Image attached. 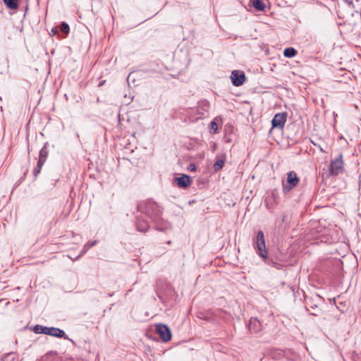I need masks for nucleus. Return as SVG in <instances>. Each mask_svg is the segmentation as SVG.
<instances>
[{"label":"nucleus","mask_w":361,"mask_h":361,"mask_svg":"<svg viewBox=\"0 0 361 361\" xmlns=\"http://www.w3.org/2000/svg\"><path fill=\"white\" fill-rule=\"evenodd\" d=\"M177 185L179 188H185L190 185V177L186 174L182 175L180 177L176 178Z\"/></svg>","instance_id":"obj_9"},{"label":"nucleus","mask_w":361,"mask_h":361,"mask_svg":"<svg viewBox=\"0 0 361 361\" xmlns=\"http://www.w3.org/2000/svg\"><path fill=\"white\" fill-rule=\"evenodd\" d=\"M60 30L67 35L70 31L69 25L66 23L63 22L60 25Z\"/></svg>","instance_id":"obj_18"},{"label":"nucleus","mask_w":361,"mask_h":361,"mask_svg":"<svg viewBox=\"0 0 361 361\" xmlns=\"http://www.w3.org/2000/svg\"><path fill=\"white\" fill-rule=\"evenodd\" d=\"M312 308L314 309V312H310V314L315 316L318 315V313L320 311V310L318 309L317 306L315 305V308L313 307H312Z\"/></svg>","instance_id":"obj_22"},{"label":"nucleus","mask_w":361,"mask_h":361,"mask_svg":"<svg viewBox=\"0 0 361 361\" xmlns=\"http://www.w3.org/2000/svg\"><path fill=\"white\" fill-rule=\"evenodd\" d=\"M224 140L226 142H231V140L227 137H224Z\"/></svg>","instance_id":"obj_25"},{"label":"nucleus","mask_w":361,"mask_h":361,"mask_svg":"<svg viewBox=\"0 0 361 361\" xmlns=\"http://www.w3.org/2000/svg\"><path fill=\"white\" fill-rule=\"evenodd\" d=\"M156 331L159 335L163 341L168 342L171 339V332L167 325L164 324H158L156 326Z\"/></svg>","instance_id":"obj_5"},{"label":"nucleus","mask_w":361,"mask_h":361,"mask_svg":"<svg viewBox=\"0 0 361 361\" xmlns=\"http://www.w3.org/2000/svg\"><path fill=\"white\" fill-rule=\"evenodd\" d=\"M344 171V162L341 153L334 159L331 160L329 166L328 172L329 176H336Z\"/></svg>","instance_id":"obj_4"},{"label":"nucleus","mask_w":361,"mask_h":361,"mask_svg":"<svg viewBox=\"0 0 361 361\" xmlns=\"http://www.w3.org/2000/svg\"><path fill=\"white\" fill-rule=\"evenodd\" d=\"M8 8L17 9L18 7V0H3Z\"/></svg>","instance_id":"obj_13"},{"label":"nucleus","mask_w":361,"mask_h":361,"mask_svg":"<svg viewBox=\"0 0 361 361\" xmlns=\"http://www.w3.org/2000/svg\"><path fill=\"white\" fill-rule=\"evenodd\" d=\"M293 188V171L288 173L286 183L283 182V191L284 193L288 192Z\"/></svg>","instance_id":"obj_10"},{"label":"nucleus","mask_w":361,"mask_h":361,"mask_svg":"<svg viewBox=\"0 0 361 361\" xmlns=\"http://www.w3.org/2000/svg\"><path fill=\"white\" fill-rule=\"evenodd\" d=\"M218 125L215 121H212L210 123V133L214 134L217 133Z\"/></svg>","instance_id":"obj_20"},{"label":"nucleus","mask_w":361,"mask_h":361,"mask_svg":"<svg viewBox=\"0 0 361 361\" xmlns=\"http://www.w3.org/2000/svg\"><path fill=\"white\" fill-rule=\"evenodd\" d=\"M1 361H18L17 355L13 352L7 353L1 358Z\"/></svg>","instance_id":"obj_16"},{"label":"nucleus","mask_w":361,"mask_h":361,"mask_svg":"<svg viewBox=\"0 0 361 361\" xmlns=\"http://www.w3.org/2000/svg\"><path fill=\"white\" fill-rule=\"evenodd\" d=\"M96 244H97V240H94V241L89 242V243H86L83 247L82 253L85 252L87 250H89L90 247L94 246Z\"/></svg>","instance_id":"obj_21"},{"label":"nucleus","mask_w":361,"mask_h":361,"mask_svg":"<svg viewBox=\"0 0 361 361\" xmlns=\"http://www.w3.org/2000/svg\"><path fill=\"white\" fill-rule=\"evenodd\" d=\"M262 326L259 320L256 317H251L248 324L249 331L251 333H258L262 330Z\"/></svg>","instance_id":"obj_8"},{"label":"nucleus","mask_w":361,"mask_h":361,"mask_svg":"<svg viewBox=\"0 0 361 361\" xmlns=\"http://www.w3.org/2000/svg\"><path fill=\"white\" fill-rule=\"evenodd\" d=\"M48 145H49L48 142H46L44 144V145L43 146V147L39 151V159H44L45 161L47 160V158L48 157V153H49L48 150H47Z\"/></svg>","instance_id":"obj_15"},{"label":"nucleus","mask_w":361,"mask_h":361,"mask_svg":"<svg viewBox=\"0 0 361 361\" xmlns=\"http://www.w3.org/2000/svg\"><path fill=\"white\" fill-rule=\"evenodd\" d=\"M250 4L257 10V11H263L265 8L264 4L261 0H250Z\"/></svg>","instance_id":"obj_12"},{"label":"nucleus","mask_w":361,"mask_h":361,"mask_svg":"<svg viewBox=\"0 0 361 361\" xmlns=\"http://www.w3.org/2000/svg\"><path fill=\"white\" fill-rule=\"evenodd\" d=\"M52 32H53L54 34H56V33H57V32H58L57 27H53V28H52Z\"/></svg>","instance_id":"obj_26"},{"label":"nucleus","mask_w":361,"mask_h":361,"mask_svg":"<svg viewBox=\"0 0 361 361\" xmlns=\"http://www.w3.org/2000/svg\"><path fill=\"white\" fill-rule=\"evenodd\" d=\"M253 246L260 257L264 259L267 257L265 238L262 231H259L257 233L256 237L253 239Z\"/></svg>","instance_id":"obj_3"},{"label":"nucleus","mask_w":361,"mask_h":361,"mask_svg":"<svg viewBox=\"0 0 361 361\" xmlns=\"http://www.w3.org/2000/svg\"><path fill=\"white\" fill-rule=\"evenodd\" d=\"M299 178L297 176V175L295 173V187L297 185V184L299 182Z\"/></svg>","instance_id":"obj_24"},{"label":"nucleus","mask_w":361,"mask_h":361,"mask_svg":"<svg viewBox=\"0 0 361 361\" xmlns=\"http://www.w3.org/2000/svg\"><path fill=\"white\" fill-rule=\"evenodd\" d=\"M45 161H46L45 160L39 158L37 164V166L33 170V174L35 178H37L38 174L40 173V171H41L44 164L45 163Z\"/></svg>","instance_id":"obj_14"},{"label":"nucleus","mask_w":361,"mask_h":361,"mask_svg":"<svg viewBox=\"0 0 361 361\" xmlns=\"http://www.w3.org/2000/svg\"><path fill=\"white\" fill-rule=\"evenodd\" d=\"M137 210L147 215L155 223L156 229L157 231H166L171 228L169 223L162 220L161 217L162 210L156 202L147 200L138 204Z\"/></svg>","instance_id":"obj_1"},{"label":"nucleus","mask_w":361,"mask_h":361,"mask_svg":"<svg viewBox=\"0 0 361 361\" xmlns=\"http://www.w3.org/2000/svg\"><path fill=\"white\" fill-rule=\"evenodd\" d=\"M283 55L288 58L293 57V47L286 48L283 51Z\"/></svg>","instance_id":"obj_19"},{"label":"nucleus","mask_w":361,"mask_h":361,"mask_svg":"<svg viewBox=\"0 0 361 361\" xmlns=\"http://www.w3.org/2000/svg\"><path fill=\"white\" fill-rule=\"evenodd\" d=\"M188 169L191 171H196V166L194 164H190L189 165Z\"/></svg>","instance_id":"obj_23"},{"label":"nucleus","mask_w":361,"mask_h":361,"mask_svg":"<svg viewBox=\"0 0 361 361\" xmlns=\"http://www.w3.org/2000/svg\"><path fill=\"white\" fill-rule=\"evenodd\" d=\"M286 121V114H276L271 121L272 127L282 128L284 126Z\"/></svg>","instance_id":"obj_7"},{"label":"nucleus","mask_w":361,"mask_h":361,"mask_svg":"<svg viewBox=\"0 0 361 361\" xmlns=\"http://www.w3.org/2000/svg\"><path fill=\"white\" fill-rule=\"evenodd\" d=\"M32 330L35 334H44L57 338H66L64 331L56 327H47L36 324Z\"/></svg>","instance_id":"obj_2"},{"label":"nucleus","mask_w":361,"mask_h":361,"mask_svg":"<svg viewBox=\"0 0 361 361\" xmlns=\"http://www.w3.org/2000/svg\"><path fill=\"white\" fill-rule=\"evenodd\" d=\"M294 53H295V55H296V54H297V51H296L295 49V51H294Z\"/></svg>","instance_id":"obj_27"},{"label":"nucleus","mask_w":361,"mask_h":361,"mask_svg":"<svg viewBox=\"0 0 361 361\" xmlns=\"http://www.w3.org/2000/svg\"><path fill=\"white\" fill-rule=\"evenodd\" d=\"M225 161L222 159H219L213 165V169L215 172L220 171L224 166Z\"/></svg>","instance_id":"obj_17"},{"label":"nucleus","mask_w":361,"mask_h":361,"mask_svg":"<svg viewBox=\"0 0 361 361\" xmlns=\"http://www.w3.org/2000/svg\"><path fill=\"white\" fill-rule=\"evenodd\" d=\"M137 229L140 232H146L149 228L148 221L142 219H137L136 222Z\"/></svg>","instance_id":"obj_11"},{"label":"nucleus","mask_w":361,"mask_h":361,"mask_svg":"<svg viewBox=\"0 0 361 361\" xmlns=\"http://www.w3.org/2000/svg\"><path fill=\"white\" fill-rule=\"evenodd\" d=\"M245 75L241 71H233L231 75V80L234 86L238 87L242 85L245 81Z\"/></svg>","instance_id":"obj_6"}]
</instances>
